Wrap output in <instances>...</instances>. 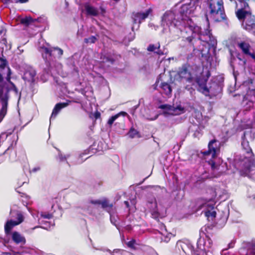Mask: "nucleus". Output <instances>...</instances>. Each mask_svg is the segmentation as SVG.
<instances>
[{"label": "nucleus", "mask_w": 255, "mask_h": 255, "mask_svg": "<svg viewBox=\"0 0 255 255\" xmlns=\"http://www.w3.org/2000/svg\"><path fill=\"white\" fill-rule=\"evenodd\" d=\"M236 16L240 21H242L243 28L249 32L255 31V15L251 8H238L235 12Z\"/></svg>", "instance_id": "nucleus-1"}, {"label": "nucleus", "mask_w": 255, "mask_h": 255, "mask_svg": "<svg viewBox=\"0 0 255 255\" xmlns=\"http://www.w3.org/2000/svg\"><path fill=\"white\" fill-rule=\"evenodd\" d=\"M209 8L210 17L215 21L220 22L227 19L222 0H209Z\"/></svg>", "instance_id": "nucleus-2"}, {"label": "nucleus", "mask_w": 255, "mask_h": 255, "mask_svg": "<svg viewBox=\"0 0 255 255\" xmlns=\"http://www.w3.org/2000/svg\"><path fill=\"white\" fill-rule=\"evenodd\" d=\"M175 13L171 10L165 12L161 18V25L163 27L173 26L179 28H186L187 19L176 18Z\"/></svg>", "instance_id": "nucleus-3"}, {"label": "nucleus", "mask_w": 255, "mask_h": 255, "mask_svg": "<svg viewBox=\"0 0 255 255\" xmlns=\"http://www.w3.org/2000/svg\"><path fill=\"white\" fill-rule=\"evenodd\" d=\"M188 247V246L184 242L178 241L176 243V245L175 247V252L178 254H181V251L187 254L185 248ZM189 249L191 251V255H213L211 251L209 250H207L204 246L202 248V245H197V248L195 250L192 246H188Z\"/></svg>", "instance_id": "nucleus-4"}, {"label": "nucleus", "mask_w": 255, "mask_h": 255, "mask_svg": "<svg viewBox=\"0 0 255 255\" xmlns=\"http://www.w3.org/2000/svg\"><path fill=\"white\" fill-rule=\"evenodd\" d=\"M3 81V76L0 73V84L2 83ZM8 99V92L7 91L3 95L2 87L0 86V102L1 105V108L0 109V123L2 121L7 113Z\"/></svg>", "instance_id": "nucleus-5"}, {"label": "nucleus", "mask_w": 255, "mask_h": 255, "mask_svg": "<svg viewBox=\"0 0 255 255\" xmlns=\"http://www.w3.org/2000/svg\"><path fill=\"white\" fill-rule=\"evenodd\" d=\"M255 138V132L251 130L245 131L242 136V146L244 151L248 154H253L252 149L250 145V142L253 141Z\"/></svg>", "instance_id": "nucleus-6"}, {"label": "nucleus", "mask_w": 255, "mask_h": 255, "mask_svg": "<svg viewBox=\"0 0 255 255\" xmlns=\"http://www.w3.org/2000/svg\"><path fill=\"white\" fill-rule=\"evenodd\" d=\"M236 44L244 55L255 60V52L248 41L241 40L237 41Z\"/></svg>", "instance_id": "nucleus-7"}, {"label": "nucleus", "mask_w": 255, "mask_h": 255, "mask_svg": "<svg viewBox=\"0 0 255 255\" xmlns=\"http://www.w3.org/2000/svg\"><path fill=\"white\" fill-rule=\"evenodd\" d=\"M90 203L93 205H101L102 208L105 209L110 215L111 221L112 222V214L115 212V208L112 203H110L107 198H104L102 200H91Z\"/></svg>", "instance_id": "nucleus-8"}, {"label": "nucleus", "mask_w": 255, "mask_h": 255, "mask_svg": "<svg viewBox=\"0 0 255 255\" xmlns=\"http://www.w3.org/2000/svg\"><path fill=\"white\" fill-rule=\"evenodd\" d=\"M40 51L45 64L47 66H50L51 62L56 58L53 47L48 48L45 46H42L40 47Z\"/></svg>", "instance_id": "nucleus-9"}, {"label": "nucleus", "mask_w": 255, "mask_h": 255, "mask_svg": "<svg viewBox=\"0 0 255 255\" xmlns=\"http://www.w3.org/2000/svg\"><path fill=\"white\" fill-rule=\"evenodd\" d=\"M189 65L184 64L179 69L178 75L181 79H184L186 82L194 85V79L189 70Z\"/></svg>", "instance_id": "nucleus-10"}, {"label": "nucleus", "mask_w": 255, "mask_h": 255, "mask_svg": "<svg viewBox=\"0 0 255 255\" xmlns=\"http://www.w3.org/2000/svg\"><path fill=\"white\" fill-rule=\"evenodd\" d=\"M16 215L17 220H8L5 223L4 225V232L6 235H9L13 227L18 225L23 221L24 217L20 212L16 211Z\"/></svg>", "instance_id": "nucleus-11"}, {"label": "nucleus", "mask_w": 255, "mask_h": 255, "mask_svg": "<svg viewBox=\"0 0 255 255\" xmlns=\"http://www.w3.org/2000/svg\"><path fill=\"white\" fill-rule=\"evenodd\" d=\"M152 12V9L151 8H149L145 12H133L131 15L133 23L140 24Z\"/></svg>", "instance_id": "nucleus-12"}, {"label": "nucleus", "mask_w": 255, "mask_h": 255, "mask_svg": "<svg viewBox=\"0 0 255 255\" xmlns=\"http://www.w3.org/2000/svg\"><path fill=\"white\" fill-rule=\"evenodd\" d=\"M188 27L192 31V33L191 36H188L186 38V41H187L189 43L191 44L193 46V49L194 50L195 48L194 46V43L193 41L195 40V34L196 32H199L200 30V28L194 24L193 22L192 19L191 18H188L186 22V27Z\"/></svg>", "instance_id": "nucleus-13"}, {"label": "nucleus", "mask_w": 255, "mask_h": 255, "mask_svg": "<svg viewBox=\"0 0 255 255\" xmlns=\"http://www.w3.org/2000/svg\"><path fill=\"white\" fill-rule=\"evenodd\" d=\"M217 142V140L213 139L209 141L208 145V148L211 149V151L212 152V157L213 158L217 157V152L220 151L219 144L217 145L216 144Z\"/></svg>", "instance_id": "nucleus-14"}, {"label": "nucleus", "mask_w": 255, "mask_h": 255, "mask_svg": "<svg viewBox=\"0 0 255 255\" xmlns=\"http://www.w3.org/2000/svg\"><path fill=\"white\" fill-rule=\"evenodd\" d=\"M241 104L245 111H249L254 107L255 103L250 98L244 96Z\"/></svg>", "instance_id": "nucleus-15"}, {"label": "nucleus", "mask_w": 255, "mask_h": 255, "mask_svg": "<svg viewBox=\"0 0 255 255\" xmlns=\"http://www.w3.org/2000/svg\"><path fill=\"white\" fill-rule=\"evenodd\" d=\"M68 105L67 103H59L55 105L52 110L50 120L55 119L61 109L66 107Z\"/></svg>", "instance_id": "nucleus-16"}, {"label": "nucleus", "mask_w": 255, "mask_h": 255, "mask_svg": "<svg viewBox=\"0 0 255 255\" xmlns=\"http://www.w3.org/2000/svg\"><path fill=\"white\" fill-rule=\"evenodd\" d=\"M147 50L149 52H153L158 56H162L164 54L163 51L160 49V44L159 42L155 45L150 44L147 48Z\"/></svg>", "instance_id": "nucleus-17"}, {"label": "nucleus", "mask_w": 255, "mask_h": 255, "mask_svg": "<svg viewBox=\"0 0 255 255\" xmlns=\"http://www.w3.org/2000/svg\"><path fill=\"white\" fill-rule=\"evenodd\" d=\"M184 112V108L182 107L181 106H178L175 107L173 106L170 105V108L169 109V112L165 111L163 112L164 114H169L171 115H179Z\"/></svg>", "instance_id": "nucleus-18"}, {"label": "nucleus", "mask_w": 255, "mask_h": 255, "mask_svg": "<svg viewBox=\"0 0 255 255\" xmlns=\"http://www.w3.org/2000/svg\"><path fill=\"white\" fill-rule=\"evenodd\" d=\"M36 75V71L33 69L28 70L25 71L24 74L23 79L28 82L34 83L35 82V77Z\"/></svg>", "instance_id": "nucleus-19"}, {"label": "nucleus", "mask_w": 255, "mask_h": 255, "mask_svg": "<svg viewBox=\"0 0 255 255\" xmlns=\"http://www.w3.org/2000/svg\"><path fill=\"white\" fill-rule=\"evenodd\" d=\"M12 240L16 244H18L22 243L25 244L26 242V240L25 238L22 236L20 234V233L16 231H14L12 233Z\"/></svg>", "instance_id": "nucleus-20"}, {"label": "nucleus", "mask_w": 255, "mask_h": 255, "mask_svg": "<svg viewBox=\"0 0 255 255\" xmlns=\"http://www.w3.org/2000/svg\"><path fill=\"white\" fill-rule=\"evenodd\" d=\"M84 7L87 15L94 16H96L98 15L99 12L97 9L90 5L89 3H86Z\"/></svg>", "instance_id": "nucleus-21"}, {"label": "nucleus", "mask_w": 255, "mask_h": 255, "mask_svg": "<svg viewBox=\"0 0 255 255\" xmlns=\"http://www.w3.org/2000/svg\"><path fill=\"white\" fill-rule=\"evenodd\" d=\"M190 10V4H183L182 5L180 8V13L182 18H184L185 19L189 18L187 16V14L188 13V11Z\"/></svg>", "instance_id": "nucleus-22"}, {"label": "nucleus", "mask_w": 255, "mask_h": 255, "mask_svg": "<svg viewBox=\"0 0 255 255\" xmlns=\"http://www.w3.org/2000/svg\"><path fill=\"white\" fill-rule=\"evenodd\" d=\"M148 204L149 205H153V209L152 210H150V211L152 212V215L154 216L155 217H158L159 216V213L156 211L157 208V204L155 198L151 200V201H148Z\"/></svg>", "instance_id": "nucleus-23"}, {"label": "nucleus", "mask_w": 255, "mask_h": 255, "mask_svg": "<svg viewBox=\"0 0 255 255\" xmlns=\"http://www.w3.org/2000/svg\"><path fill=\"white\" fill-rule=\"evenodd\" d=\"M161 88L163 90L166 95L171 94L172 88L171 86L166 82H162L160 85Z\"/></svg>", "instance_id": "nucleus-24"}, {"label": "nucleus", "mask_w": 255, "mask_h": 255, "mask_svg": "<svg viewBox=\"0 0 255 255\" xmlns=\"http://www.w3.org/2000/svg\"><path fill=\"white\" fill-rule=\"evenodd\" d=\"M243 85L246 87L247 91L251 90V89L255 88V85L254 83V80L252 78H248L244 81Z\"/></svg>", "instance_id": "nucleus-25"}, {"label": "nucleus", "mask_w": 255, "mask_h": 255, "mask_svg": "<svg viewBox=\"0 0 255 255\" xmlns=\"http://www.w3.org/2000/svg\"><path fill=\"white\" fill-rule=\"evenodd\" d=\"M127 115V113L125 112H121L117 114H116L114 116H112L108 120V124L111 126L114 122L121 115L123 116H125Z\"/></svg>", "instance_id": "nucleus-26"}, {"label": "nucleus", "mask_w": 255, "mask_h": 255, "mask_svg": "<svg viewBox=\"0 0 255 255\" xmlns=\"http://www.w3.org/2000/svg\"><path fill=\"white\" fill-rule=\"evenodd\" d=\"M213 228H214V226L212 225L206 226L205 228L206 237L208 239L209 243H210V242H211V240L210 239V236H212V234H213L212 230H213Z\"/></svg>", "instance_id": "nucleus-27"}, {"label": "nucleus", "mask_w": 255, "mask_h": 255, "mask_svg": "<svg viewBox=\"0 0 255 255\" xmlns=\"http://www.w3.org/2000/svg\"><path fill=\"white\" fill-rule=\"evenodd\" d=\"M33 22V19L31 17L26 16L24 18H22L20 20V23L22 25L27 26L30 25Z\"/></svg>", "instance_id": "nucleus-28"}, {"label": "nucleus", "mask_w": 255, "mask_h": 255, "mask_svg": "<svg viewBox=\"0 0 255 255\" xmlns=\"http://www.w3.org/2000/svg\"><path fill=\"white\" fill-rule=\"evenodd\" d=\"M204 214L208 220H210V218H211V220L213 221L216 216V212L215 210L212 211H205Z\"/></svg>", "instance_id": "nucleus-29"}, {"label": "nucleus", "mask_w": 255, "mask_h": 255, "mask_svg": "<svg viewBox=\"0 0 255 255\" xmlns=\"http://www.w3.org/2000/svg\"><path fill=\"white\" fill-rule=\"evenodd\" d=\"M239 2L240 7L239 8L246 9L249 8L250 6L248 3L249 0H237Z\"/></svg>", "instance_id": "nucleus-30"}, {"label": "nucleus", "mask_w": 255, "mask_h": 255, "mask_svg": "<svg viewBox=\"0 0 255 255\" xmlns=\"http://www.w3.org/2000/svg\"><path fill=\"white\" fill-rule=\"evenodd\" d=\"M56 58H60L63 54V50L58 47H53Z\"/></svg>", "instance_id": "nucleus-31"}, {"label": "nucleus", "mask_w": 255, "mask_h": 255, "mask_svg": "<svg viewBox=\"0 0 255 255\" xmlns=\"http://www.w3.org/2000/svg\"><path fill=\"white\" fill-rule=\"evenodd\" d=\"M98 38L95 36H91L88 38H86L84 39V42L86 43H95L97 41Z\"/></svg>", "instance_id": "nucleus-32"}, {"label": "nucleus", "mask_w": 255, "mask_h": 255, "mask_svg": "<svg viewBox=\"0 0 255 255\" xmlns=\"http://www.w3.org/2000/svg\"><path fill=\"white\" fill-rule=\"evenodd\" d=\"M244 96L249 97L251 99H252V97H254L255 99V88L251 89V90H247V94Z\"/></svg>", "instance_id": "nucleus-33"}, {"label": "nucleus", "mask_w": 255, "mask_h": 255, "mask_svg": "<svg viewBox=\"0 0 255 255\" xmlns=\"http://www.w3.org/2000/svg\"><path fill=\"white\" fill-rule=\"evenodd\" d=\"M172 237H173V236L171 233H167L166 235L163 236L162 241L164 242L168 243Z\"/></svg>", "instance_id": "nucleus-34"}, {"label": "nucleus", "mask_w": 255, "mask_h": 255, "mask_svg": "<svg viewBox=\"0 0 255 255\" xmlns=\"http://www.w3.org/2000/svg\"><path fill=\"white\" fill-rule=\"evenodd\" d=\"M136 244V241L134 239H132L130 241L127 243L128 247L132 249H135V245Z\"/></svg>", "instance_id": "nucleus-35"}, {"label": "nucleus", "mask_w": 255, "mask_h": 255, "mask_svg": "<svg viewBox=\"0 0 255 255\" xmlns=\"http://www.w3.org/2000/svg\"><path fill=\"white\" fill-rule=\"evenodd\" d=\"M103 60L104 63L110 62L111 64H113L115 61L114 58L105 56H104Z\"/></svg>", "instance_id": "nucleus-36"}, {"label": "nucleus", "mask_w": 255, "mask_h": 255, "mask_svg": "<svg viewBox=\"0 0 255 255\" xmlns=\"http://www.w3.org/2000/svg\"><path fill=\"white\" fill-rule=\"evenodd\" d=\"M214 204H205L204 206L206 208L205 211H214Z\"/></svg>", "instance_id": "nucleus-37"}, {"label": "nucleus", "mask_w": 255, "mask_h": 255, "mask_svg": "<svg viewBox=\"0 0 255 255\" xmlns=\"http://www.w3.org/2000/svg\"><path fill=\"white\" fill-rule=\"evenodd\" d=\"M137 131L134 129V128H131L129 132H128V134H129V136L131 137V138H133L135 136V135L137 133Z\"/></svg>", "instance_id": "nucleus-38"}, {"label": "nucleus", "mask_w": 255, "mask_h": 255, "mask_svg": "<svg viewBox=\"0 0 255 255\" xmlns=\"http://www.w3.org/2000/svg\"><path fill=\"white\" fill-rule=\"evenodd\" d=\"M192 85H193L191 84V85H187L185 87V89L188 91L191 95H192L195 91L194 89L192 87Z\"/></svg>", "instance_id": "nucleus-39"}, {"label": "nucleus", "mask_w": 255, "mask_h": 255, "mask_svg": "<svg viewBox=\"0 0 255 255\" xmlns=\"http://www.w3.org/2000/svg\"><path fill=\"white\" fill-rule=\"evenodd\" d=\"M159 109L167 110L169 111V109L170 108V105L168 104H163L161 105L158 107Z\"/></svg>", "instance_id": "nucleus-40"}, {"label": "nucleus", "mask_w": 255, "mask_h": 255, "mask_svg": "<svg viewBox=\"0 0 255 255\" xmlns=\"http://www.w3.org/2000/svg\"><path fill=\"white\" fill-rule=\"evenodd\" d=\"M0 61L2 62L1 64L0 65V68H4L7 64L6 59L0 57Z\"/></svg>", "instance_id": "nucleus-41"}, {"label": "nucleus", "mask_w": 255, "mask_h": 255, "mask_svg": "<svg viewBox=\"0 0 255 255\" xmlns=\"http://www.w3.org/2000/svg\"><path fill=\"white\" fill-rule=\"evenodd\" d=\"M42 217L44 219H50L52 218L53 216L51 214L46 213L41 215Z\"/></svg>", "instance_id": "nucleus-42"}, {"label": "nucleus", "mask_w": 255, "mask_h": 255, "mask_svg": "<svg viewBox=\"0 0 255 255\" xmlns=\"http://www.w3.org/2000/svg\"><path fill=\"white\" fill-rule=\"evenodd\" d=\"M93 117L95 120H97L101 118V113L99 111H96L93 114Z\"/></svg>", "instance_id": "nucleus-43"}, {"label": "nucleus", "mask_w": 255, "mask_h": 255, "mask_svg": "<svg viewBox=\"0 0 255 255\" xmlns=\"http://www.w3.org/2000/svg\"><path fill=\"white\" fill-rule=\"evenodd\" d=\"M201 153L204 156H208L210 154H212V152L211 151V149H209V148L208 150L202 152Z\"/></svg>", "instance_id": "nucleus-44"}, {"label": "nucleus", "mask_w": 255, "mask_h": 255, "mask_svg": "<svg viewBox=\"0 0 255 255\" xmlns=\"http://www.w3.org/2000/svg\"><path fill=\"white\" fill-rule=\"evenodd\" d=\"M209 163L211 165V168L214 170L215 168V167H216V163H215V162L214 161H213V160H211L209 162Z\"/></svg>", "instance_id": "nucleus-45"}, {"label": "nucleus", "mask_w": 255, "mask_h": 255, "mask_svg": "<svg viewBox=\"0 0 255 255\" xmlns=\"http://www.w3.org/2000/svg\"><path fill=\"white\" fill-rule=\"evenodd\" d=\"M203 89L204 92H205V94L206 95H207V94L209 93V89L207 88V86H204V87L203 88Z\"/></svg>", "instance_id": "nucleus-46"}, {"label": "nucleus", "mask_w": 255, "mask_h": 255, "mask_svg": "<svg viewBox=\"0 0 255 255\" xmlns=\"http://www.w3.org/2000/svg\"><path fill=\"white\" fill-rule=\"evenodd\" d=\"M238 59L241 61H243L244 65L246 64V60L242 59L241 57L239 56H237Z\"/></svg>", "instance_id": "nucleus-47"}, {"label": "nucleus", "mask_w": 255, "mask_h": 255, "mask_svg": "<svg viewBox=\"0 0 255 255\" xmlns=\"http://www.w3.org/2000/svg\"><path fill=\"white\" fill-rule=\"evenodd\" d=\"M124 204L126 205L127 208H129V203L128 201H124Z\"/></svg>", "instance_id": "nucleus-48"}, {"label": "nucleus", "mask_w": 255, "mask_h": 255, "mask_svg": "<svg viewBox=\"0 0 255 255\" xmlns=\"http://www.w3.org/2000/svg\"><path fill=\"white\" fill-rule=\"evenodd\" d=\"M252 253L253 255H255V244L252 246Z\"/></svg>", "instance_id": "nucleus-49"}, {"label": "nucleus", "mask_w": 255, "mask_h": 255, "mask_svg": "<svg viewBox=\"0 0 255 255\" xmlns=\"http://www.w3.org/2000/svg\"><path fill=\"white\" fill-rule=\"evenodd\" d=\"M39 170H40V167H35V168H33L32 169V171L33 172H36L37 171Z\"/></svg>", "instance_id": "nucleus-50"}, {"label": "nucleus", "mask_w": 255, "mask_h": 255, "mask_svg": "<svg viewBox=\"0 0 255 255\" xmlns=\"http://www.w3.org/2000/svg\"><path fill=\"white\" fill-rule=\"evenodd\" d=\"M29 0H18V2L21 3H26Z\"/></svg>", "instance_id": "nucleus-51"}, {"label": "nucleus", "mask_w": 255, "mask_h": 255, "mask_svg": "<svg viewBox=\"0 0 255 255\" xmlns=\"http://www.w3.org/2000/svg\"><path fill=\"white\" fill-rule=\"evenodd\" d=\"M206 34L208 36L209 38H210V36L211 35V33L210 32V31L207 30V32H206Z\"/></svg>", "instance_id": "nucleus-52"}, {"label": "nucleus", "mask_w": 255, "mask_h": 255, "mask_svg": "<svg viewBox=\"0 0 255 255\" xmlns=\"http://www.w3.org/2000/svg\"><path fill=\"white\" fill-rule=\"evenodd\" d=\"M158 117V115H157L154 118L150 119L149 120H150V121L155 120L156 119H157Z\"/></svg>", "instance_id": "nucleus-53"}, {"label": "nucleus", "mask_w": 255, "mask_h": 255, "mask_svg": "<svg viewBox=\"0 0 255 255\" xmlns=\"http://www.w3.org/2000/svg\"><path fill=\"white\" fill-rule=\"evenodd\" d=\"M13 85L14 87V90L17 92V88L15 87V86L13 84Z\"/></svg>", "instance_id": "nucleus-54"}, {"label": "nucleus", "mask_w": 255, "mask_h": 255, "mask_svg": "<svg viewBox=\"0 0 255 255\" xmlns=\"http://www.w3.org/2000/svg\"><path fill=\"white\" fill-rule=\"evenodd\" d=\"M102 184V182H101V181H100V182H99L98 183V185H99V186H101Z\"/></svg>", "instance_id": "nucleus-55"}, {"label": "nucleus", "mask_w": 255, "mask_h": 255, "mask_svg": "<svg viewBox=\"0 0 255 255\" xmlns=\"http://www.w3.org/2000/svg\"><path fill=\"white\" fill-rule=\"evenodd\" d=\"M102 11H103L104 12H105V10L104 9H103V8L102 9Z\"/></svg>", "instance_id": "nucleus-56"}, {"label": "nucleus", "mask_w": 255, "mask_h": 255, "mask_svg": "<svg viewBox=\"0 0 255 255\" xmlns=\"http://www.w3.org/2000/svg\"><path fill=\"white\" fill-rule=\"evenodd\" d=\"M198 39H199V40H202V39H201V38L200 37H199L198 38Z\"/></svg>", "instance_id": "nucleus-57"}, {"label": "nucleus", "mask_w": 255, "mask_h": 255, "mask_svg": "<svg viewBox=\"0 0 255 255\" xmlns=\"http://www.w3.org/2000/svg\"><path fill=\"white\" fill-rule=\"evenodd\" d=\"M84 153H82V154H81V155H80V156H81V157H82V156H83V155H84Z\"/></svg>", "instance_id": "nucleus-58"}, {"label": "nucleus", "mask_w": 255, "mask_h": 255, "mask_svg": "<svg viewBox=\"0 0 255 255\" xmlns=\"http://www.w3.org/2000/svg\"><path fill=\"white\" fill-rule=\"evenodd\" d=\"M238 4H237V5H236V8H237V7H238Z\"/></svg>", "instance_id": "nucleus-59"}, {"label": "nucleus", "mask_w": 255, "mask_h": 255, "mask_svg": "<svg viewBox=\"0 0 255 255\" xmlns=\"http://www.w3.org/2000/svg\"><path fill=\"white\" fill-rule=\"evenodd\" d=\"M7 1H10V0H6Z\"/></svg>", "instance_id": "nucleus-60"}, {"label": "nucleus", "mask_w": 255, "mask_h": 255, "mask_svg": "<svg viewBox=\"0 0 255 255\" xmlns=\"http://www.w3.org/2000/svg\"><path fill=\"white\" fill-rule=\"evenodd\" d=\"M1 33V31H0V33Z\"/></svg>", "instance_id": "nucleus-61"}]
</instances>
